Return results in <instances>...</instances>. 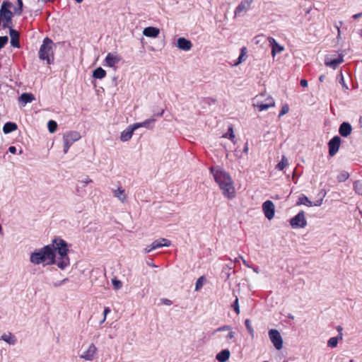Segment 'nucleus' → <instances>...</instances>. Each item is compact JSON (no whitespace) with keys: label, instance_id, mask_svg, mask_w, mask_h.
I'll return each mask as SVG.
<instances>
[{"label":"nucleus","instance_id":"nucleus-41","mask_svg":"<svg viewBox=\"0 0 362 362\" xmlns=\"http://www.w3.org/2000/svg\"><path fill=\"white\" fill-rule=\"evenodd\" d=\"M289 111V107L288 105H285L281 107V112L279 115V117L286 115Z\"/></svg>","mask_w":362,"mask_h":362},{"label":"nucleus","instance_id":"nucleus-4","mask_svg":"<svg viewBox=\"0 0 362 362\" xmlns=\"http://www.w3.org/2000/svg\"><path fill=\"white\" fill-rule=\"evenodd\" d=\"M81 139V134L76 131H70L66 132L63 136V141L64 144V152L66 153L71 146L76 141Z\"/></svg>","mask_w":362,"mask_h":362},{"label":"nucleus","instance_id":"nucleus-16","mask_svg":"<svg viewBox=\"0 0 362 362\" xmlns=\"http://www.w3.org/2000/svg\"><path fill=\"white\" fill-rule=\"evenodd\" d=\"M177 47L182 50L188 51L192 48V44L185 37H179L177 40Z\"/></svg>","mask_w":362,"mask_h":362},{"label":"nucleus","instance_id":"nucleus-47","mask_svg":"<svg viewBox=\"0 0 362 362\" xmlns=\"http://www.w3.org/2000/svg\"><path fill=\"white\" fill-rule=\"evenodd\" d=\"M156 248H153V243L150 245H148L146 248H145V251L146 252L148 253L150 252H151L152 250H156Z\"/></svg>","mask_w":362,"mask_h":362},{"label":"nucleus","instance_id":"nucleus-1","mask_svg":"<svg viewBox=\"0 0 362 362\" xmlns=\"http://www.w3.org/2000/svg\"><path fill=\"white\" fill-rule=\"evenodd\" d=\"M68 252L66 241L62 238H55L52 245H46L40 251L33 252L30 256V261L35 264L43 262L47 264L56 263L59 268L64 269L70 264Z\"/></svg>","mask_w":362,"mask_h":362},{"label":"nucleus","instance_id":"nucleus-25","mask_svg":"<svg viewBox=\"0 0 362 362\" xmlns=\"http://www.w3.org/2000/svg\"><path fill=\"white\" fill-rule=\"evenodd\" d=\"M1 339L4 340L6 343H8L9 344H12V345L15 344L16 342V338L11 332H8L7 334H4L1 337Z\"/></svg>","mask_w":362,"mask_h":362},{"label":"nucleus","instance_id":"nucleus-20","mask_svg":"<svg viewBox=\"0 0 362 362\" xmlns=\"http://www.w3.org/2000/svg\"><path fill=\"white\" fill-rule=\"evenodd\" d=\"M343 62H344L343 57L339 56V57H337L336 59H331L329 61L326 60L325 65L327 66H330L333 69H336Z\"/></svg>","mask_w":362,"mask_h":362},{"label":"nucleus","instance_id":"nucleus-9","mask_svg":"<svg viewBox=\"0 0 362 362\" xmlns=\"http://www.w3.org/2000/svg\"><path fill=\"white\" fill-rule=\"evenodd\" d=\"M97 354V348L94 344H90L88 349L85 351L81 355V358L86 361H93Z\"/></svg>","mask_w":362,"mask_h":362},{"label":"nucleus","instance_id":"nucleus-37","mask_svg":"<svg viewBox=\"0 0 362 362\" xmlns=\"http://www.w3.org/2000/svg\"><path fill=\"white\" fill-rule=\"evenodd\" d=\"M203 280H204V276H200L197 280V282L195 284V290L196 291L199 290L202 287V286H203Z\"/></svg>","mask_w":362,"mask_h":362},{"label":"nucleus","instance_id":"nucleus-19","mask_svg":"<svg viewBox=\"0 0 362 362\" xmlns=\"http://www.w3.org/2000/svg\"><path fill=\"white\" fill-rule=\"evenodd\" d=\"M171 245V241L166 238H160L153 242V248H160L161 247H169Z\"/></svg>","mask_w":362,"mask_h":362},{"label":"nucleus","instance_id":"nucleus-36","mask_svg":"<svg viewBox=\"0 0 362 362\" xmlns=\"http://www.w3.org/2000/svg\"><path fill=\"white\" fill-rule=\"evenodd\" d=\"M246 47H243L242 49H241V53L238 59V62L235 63V65H238L239 64H240L244 59H243V57L244 55L245 54V52H246Z\"/></svg>","mask_w":362,"mask_h":362},{"label":"nucleus","instance_id":"nucleus-46","mask_svg":"<svg viewBox=\"0 0 362 362\" xmlns=\"http://www.w3.org/2000/svg\"><path fill=\"white\" fill-rule=\"evenodd\" d=\"M23 12V7H19L18 6L17 8H15L14 10V13L17 15H21Z\"/></svg>","mask_w":362,"mask_h":362},{"label":"nucleus","instance_id":"nucleus-44","mask_svg":"<svg viewBox=\"0 0 362 362\" xmlns=\"http://www.w3.org/2000/svg\"><path fill=\"white\" fill-rule=\"evenodd\" d=\"M245 327H247V329L250 332H252V329L251 325H250V320H248V319L245 320Z\"/></svg>","mask_w":362,"mask_h":362},{"label":"nucleus","instance_id":"nucleus-22","mask_svg":"<svg viewBox=\"0 0 362 362\" xmlns=\"http://www.w3.org/2000/svg\"><path fill=\"white\" fill-rule=\"evenodd\" d=\"M230 357V351L228 349H223L217 354L216 358L219 362H226Z\"/></svg>","mask_w":362,"mask_h":362},{"label":"nucleus","instance_id":"nucleus-64","mask_svg":"<svg viewBox=\"0 0 362 362\" xmlns=\"http://www.w3.org/2000/svg\"><path fill=\"white\" fill-rule=\"evenodd\" d=\"M264 362H268V361H264Z\"/></svg>","mask_w":362,"mask_h":362},{"label":"nucleus","instance_id":"nucleus-24","mask_svg":"<svg viewBox=\"0 0 362 362\" xmlns=\"http://www.w3.org/2000/svg\"><path fill=\"white\" fill-rule=\"evenodd\" d=\"M133 129H131L129 127L127 129L124 130L120 135V139L122 141H129L133 135Z\"/></svg>","mask_w":362,"mask_h":362},{"label":"nucleus","instance_id":"nucleus-50","mask_svg":"<svg viewBox=\"0 0 362 362\" xmlns=\"http://www.w3.org/2000/svg\"><path fill=\"white\" fill-rule=\"evenodd\" d=\"M8 151L11 153H16V148L13 146H11L9 148H8Z\"/></svg>","mask_w":362,"mask_h":362},{"label":"nucleus","instance_id":"nucleus-14","mask_svg":"<svg viewBox=\"0 0 362 362\" xmlns=\"http://www.w3.org/2000/svg\"><path fill=\"white\" fill-rule=\"evenodd\" d=\"M222 331H229V332L228 333L227 336L226 337V341L228 343H230V341L235 338V332L232 331L231 330V327L230 326H228V325H224V326H222V327H220L217 328L216 329H215L214 331L213 334H215V333H216L218 332H222Z\"/></svg>","mask_w":362,"mask_h":362},{"label":"nucleus","instance_id":"nucleus-40","mask_svg":"<svg viewBox=\"0 0 362 362\" xmlns=\"http://www.w3.org/2000/svg\"><path fill=\"white\" fill-rule=\"evenodd\" d=\"M339 77V82L341 85L342 88L345 90H348L349 89L348 86L346 85V83L344 81V76H343L342 74H341Z\"/></svg>","mask_w":362,"mask_h":362},{"label":"nucleus","instance_id":"nucleus-11","mask_svg":"<svg viewBox=\"0 0 362 362\" xmlns=\"http://www.w3.org/2000/svg\"><path fill=\"white\" fill-rule=\"evenodd\" d=\"M267 40L268 42H269V45L272 47V55L273 57H274L276 54H279L284 51V47L282 45H279L274 37H269Z\"/></svg>","mask_w":362,"mask_h":362},{"label":"nucleus","instance_id":"nucleus-39","mask_svg":"<svg viewBox=\"0 0 362 362\" xmlns=\"http://www.w3.org/2000/svg\"><path fill=\"white\" fill-rule=\"evenodd\" d=\"M232 307L233 308L234 311L235 312V313L237 315H239L240 314V308H239L238 297H236L233 304L232 305Z\"/></svg>","mask_w":362,"mask_h":362},{"label":"nucleus","instance_id":"nucleus-53","mask_svg":"<svg viewBox=\"0 0 362 362\" xmlns=\"http://www.w3.org/2000/svg\"><path fill=\"white\" fill-rule=\"evenodd\" d=\"M163 113H164V110L162 109V110H160V111L159 112L154 114V116L162 117L163 115Z\"/></svg>","mask_w":362,"mask_h":362},{"label":"nucleus","instance_id":"nucleus-63","mask_svg":"<svg viewBox=\"0 0 362 362\" xmlns=\"http://www.w3.org/2000/svg\"><path fill=\"white\" fill-rule=\"evenodd\" d=\"M350 362H353V360H351Z\"/></svg>","mask_w":362,"mask_h":362},{"label":"nucleus","instance_id":"nucleus-61","mask_svg":"<svg viewBox=\"0 0 362 362\" xmlns=\"http://www.w3.org/2000/svg\"><path fill=\"white\" fill-rule=\"evenodd\" d=\"M77 3H81L83 1V0H75Z\"/></svg>","mask_w":362,"mask_h":362},{"label":"nucleus","instance_id":"nucleus-42","mask_svg":"<svg viewBox=\"0 0 362 362\" xmlns=\"http://www.w3.org/2000/svg\"><path fill=\"white\" fill-rule=\"evenodd\" d=\"M8 39L7 36L0 37V49L5 46L8 42Z\"/></svg>","mask_w":362,"mask_h":362},{"label":"nucleus","instance_id":"nucleus-2","mask_svg":"<svg viewBox=\"0 0 362 362\" xmlns=\"http://www.w3.org/2000/svg\"><path fill=\"white\" fill-rule=\"evenodd\" d=\"M215 181L222 190L223 194L228 198L233 199L235 196V190L233 180L230 175L219 167L211 168Z\"/></svg>","mask_w":362,"mask_h":362},{"label":"nucleus","instance_id":"nucleus-28","mask_svg":"<svg viewBox=\"0 0 362 362\" xmlns=\"http://www.w3.org/2000/svg\"><path fill=\"white\" fill-rule=\"evenodd\" d=\"M297 205H305L307 206H311L312 202L309 200V199L304 194H301L298 197V200L296 203Z\"/></svg>","mask_w":362,"mask_h":362},{"label":"nucleus","instance_id":"nucleus-12","mask_svg":"<svg viewBox=\"0 0 362 362\" xmlns=\"http://www.w3.org/2000/svg\"><path fill=\"white\" fill-rule=\"evenodd\" d=\"M121 60V57L116 54L108 53L105 59V66L113 67Z\"/></svg>","mask_w":362,"mask_h":362},{"label":"nucleus","instance_id":"nucleus-27","mask_svg":"<svg viewBox=\"0 0 362 362\" xmlns=\"http://www.w3.org/2000/svg\"><path fill=\"white\" fill-rule=\"evenodd\" d=\"M106 76V71L101 67H98L94 70L93 77L98 79H102Z\"/></svg>","mask_w":362,"mask_h":362},{"label":"nucleus","instance_id":"nucleus-56","mask_svg":"<svg viewBox=\"0 0 362 362\" xmlns=\"http://www.w3.org/2000/svg\"><path fill=\"white\" fill-rule=\"evenodd\" d=\"M324 78H325V76L322 75V76H320L319 80H320V81H323Z\"/></svg>","mask_w":362,"mask_h":362},{"label":"nucleus","instance_id":"nucleus-8","mask_svg":"<svg viewBox=\"0 0 362 362\" xmlns=\"http://www.w3.org/2000/svg\"><path fill=\"white\" fill-rule=\"evenodd\" d=\"M262 210L264 211L265 217L267 218L269 220H271L272 218H274L275 206L272 201L267 200L264 202L262 204Z\"/></svg>","mask_w":362,"mask_h":362},{"label":"nucleus","instance_id":"nucleus-49","mask_svg":"<svg viewBox=\"0 0 362 362\" xmlns=\"http://www.w3.org/2000/svg\"><path fill=\"white\" fill-rule=\"evenodd\" d=\"M163 303L167 305H170L173 303L170 300L167 298L162 299Z\"/></svg>","mask_w":362,"mask_h":362},{"label":"nucleus","instance_id":"nucleus-29","mask_svg":"<svg viewBox=\"0 0 362 362\" xmlns=\"http://www.w3.org/2000/svg\"><path fill=\"white\" fill-rule=\"evenodd\" d=\"M223 138L229 139L232 142L235 143V134L233 132V125L228 127V133L223 135Z\"/></svg>","mask_w":362,"mask_h":362},{"label":"nucleus","instance_id":"nucleus-17","mask_svg":"<svg viewBox=\"0 0 362 362\" xmlns=\"http://www.w3.org/2000/svg\"><path fill=\"white\" fill-rule=\"evenodd\" d=\"M351 131H352V127H351V124L348 122H343L340 125L339 129V134L344 137H346L349 135H350L351 133Z\"/></svg>","mask_w":362,"mask_h":362},{"label":"nucleus","instance_id":"nucleus-54","mask_svg":"<svg viewBox=\"0 0 362 362\" xmlns=\"http://www.w3.org/2000/svg\"><path fill=\"white\" fill-rule=\"evenodd\" d=\"M361 16H362V12H361V13H356V14H354V15L353 16V18H354V19H357V18H360V17H361Z\"/></svg>","mask_w":362,"mask_h":362},{"label":"nucleus","instance_id":"nucleus-51","mask_svg":"<svg viewBox=\"0 0 362 362\" xmlns=\"http://www.w3.org/2000/svg\"><path fill=\"white\" fill-rule=\"evenodd\" d=\"M93 181L90 178H89L88 177H86L85 180L83 181V182L85 184V185H88L89 183H91Z\"/></svg>","mask_w":362,"mask_h":362},{"label":"nucleus","instance_id":"nucleus-10","mask_svg":"<svg viewBox=\"0 0 362 362\" xmlns=\"http://www.w3.org/2000/svg\"><path fill=\"white\" fill-rule=\"evenodd\" d=\"M252 1L250 0H245L241 1L235 10V16L243 15L250 7Z\"/></svg>","mask_w":362,"mask_h":362},{"label":"nucleus","instance_id":"nucleus-62","mask_svg":"<svg viewBox=\"0 0 362 362\" xmlns=\"http://www.w3.org/2000/svg\"><path fill=\"white\" fill-rule=\"evenodd\" d=\"M243 264H244L245 265L247 266V262H245V260H244V259H243Z\"/></svg>","mask_w":362,"mask_h":362},{"label":"nucleus","instance_id":"nucleus-31","mask_svg":"<svg viewBox=\"0 0 362 362\" xmlns=\"http://www.w3.org/2000/svg\"><path fill=\"white\" fill-rule=\"evenodd\" d=\"M156 119L153 118L146 119L145 121L141 122V124L143 125V127L147 128V129H152L153 127V124L155 122Z\"/></svg>","mask_w":362,"mask_h":362},{"label":"nucleus","instance_id":"nucleus-52","mask_svg":"<svg viewBox=\"0 0 362 362\" xmlns=\"http://www.w3.org/2000/svg\"><path fill=\"white\" fill-rule=\"evenodd\" d=\"M337 329L338 332H339V339H342V334H341L342 327L341 326H338Z\"/></svg>","mask_w":362,"mask_h":362},{"label":"nucleus","instance_id":"nucleus-3","mask_svg":"<svg viewBox=\"0 0 362 362\" xmlns=\"http://www.w3.org/2000/svg\"><path fill=\"white\" fill-rule=\"evenodd\" d=\"M53 42L49 37H45L39 50V58L41 60H46L47 64H50L54 59L52 49Z\"/></svg>","mask_w":362,"mask_h":362},{"label":"nucleus","instance_id":"nucleus-6","mask_svg":"<svg viewBox=\"0 0 362 362\" xmlns=\"http://www.w3.org/2000/svg\"><path fill=\"white\" fill-rule=\"evenodd\" d=\"M269 336L275 348L278 350L281 349L283 346V340L279 332L274 329H270L269 332Z\"/></svg>","mask_w":362,"mask_h":362},{"label":"nucleus","instance_id":"nucleus-60","mask_svg":"<svg viewBox=\"0 0 362 362\" xmlns=\"http://www.w3.org/2000/svg\"><path fill=\"white\" fill-rule=\"evenodd\" d=\"M66 281H68V279H63V280H62V283H64V282H66Z\"/></svg>","mask_w":362,"mask_h":362},{"label":"nucleus","instance_id":"nucleus-45","mask_svg":"<svg viewBox=\"0 0 362 362\" xmlns=\"http://www.w3.org/2000/svg\"><path fill=\"white\" fill-rule=\"evenodd\" d=\"M110 313V308H108V307L105 308L104 312H103L104 317H103V322H104L105 320L107 315Z\"/></svg>","mask_w":362,"mask_h":362},{"label":"nucleus","instance_id":"nucleus-57","mask_svg":"<svg viewBox=\"0 0 362 362\" xmlns=\"http://www.w3.org/2000/svg\"><path fill=\"white\" fill-rule=\"evenodd\" d=\"M359 124L361 127H362V116L360 117V119H359Z\"/></svg>","mask_w":362,"mask_h":362},{"label":"nucleus","instance_id":"nucleus-26","mask_svg":"<svg viewBox=\"0 0 362 362\" xmlns=\"http://www.w3.org/2000/svg\"><path fill=\"white\" fill-rule=\"evenodd\" d=\"M17 128L18 127L16 123L8 122L4 125L3 131L5 134H8L16 130Z\"/></svg>","mask_w":362,"mask_h":362},{"label":"nucleus","instance_id":"nucleus-43","mask_svg":"<svg viewBox=\"0 0 362 362\" xmlns=\"http://www.w3.org/2000/svg\"><path fill=\"white\" fill-rule=\"evenodd\" d=\"M140 127H143L141 122L135 123L132 127H130L131 129H133V132Z\"/></svg>","mask_w":362,"mask_h":362},{"label":"nucleus","instance_id":"nucleus-59","mask_svg":"<svg viewBox=\"0 0 362 362\" xmlns=\"http://www.w3.org/2000/svg\"><path fill=\"white\" fill-rule=\"evenodd\" d=\"M321 204V202H319L318 203L315 204V206H320Z\"/></svg>","mask_w":362,"mask_h":362},{"label":"nucleus","instance_id":"nucleus-48","mask_svg":"<svg viewBox=\"0 0 362 362\" xmlns=\"http://www.w3.org/2000/svg\"><path fill=\"white\" fill-rule=\"evenodd\" d=\"M300 84L302 87H308V81L305 79H301Z\"/></svg>","mask_w":362,"mask_h":362},{"label":"nucleus","instance_id":"nucleus-7","mask_svg":"<svg viewBox=\"0 0 362 362\" xmlns=\"http://www.w3.org/2000/svg\"><path fill=\"white\" fill-rule=\"evenodd\" d=\"M341 144V139L338 136H334L328 143L329 155L334 156L339 151Z\"/></svg>","mask_w":362,"mask_h":362},{"label":"nucleus","instance_id":"nucleus-34","mask_svg":"<svg viewBox=\"0 0 362 362\" xmlns=\"http://www.w3.org/2000/svg\"><path fill=\"white\" fill-rule=\"evenodd\" d=\"M338 344V337H331L327 342L328 346L331 348H334L337 346Z\"/></svg>","mask_w":362,"mask_h":362},{"label":"nucleus","instance_id":"nucleus-58","mask_svg":"<svg viewBox=\"0 0 362 362\" xmlns=\"http://www.w3.org/2000/svg\"><path fill=\"white\" fill-rule=\"evenodd\" d=\"M44 2H47V1H50V2H53L55 0H42Z\"/></svg>","mask_w":362,"mask_h":362},{"label":"nucleus","instance_id":"nucleus-21","mask_svg":"<svg viewBox=\"0 0 362 362\" xmlns=\"http://www.w3.org/2000/svg\"><path fill=\"white\" fill-rule=\"evenodd\" d=\"M35 98L32 93H24L20 96L19 101L23 105H25L28 103L33 102V100H35Z\"/></svg>","mask_w":362,"mask_h":362},{"label":"nucleus","instance_id":"nucleus-32","mask_svg":"<svg viewBox=\"0 0 362 362\" xmlns=\"http://www.w3.org/2000/svg\"><path fill=\"white\" fill-rule=\"evenodd\" d=\"M354 189L357 194L362 195V181L356 180L354 182Z\"/></svg>","mask_w":362,"mask_h":362},{"label":"nucleus","instance_id":"nucleus-35","mask_svg":"<svg viewBox=\"0 0 362 362\" xmlns=\"http://www.w3.org/2000/svg\"><path fill=\"white\" fill-rule=\"evenodd\" d=\"M112 285L114 286V288L116 289V290H118V289L121 288L122 286V281H119V280H117L116 279H113L112 280Z\"/></svg>","mask_w":362,"mask_h":362},{"label":"nucleus","instance_id":"nucleus-23","mask_svg":"<svg viewBox=\"0 0 362 362\" xmlns=\"http://www.w3.org/2000/svg\"><path fill=\"white\" fill-rule=\"evenodd\" d=\"M113 194L123 203L127 201V196L125 194L124 190L122 187H118L117 189L114 190Z\"/></svg>","mask_w":362,"mask_h":362},{"label":"nucleus","instance_id":"nucleus-33","mask_svg":"<svg viewBox=\"0 0 362 362\" xmlns=\"http://www.w3.org/2000/svg\"><path fill=\"white\" fill-rule=\"evenodd\" d=\"M47 127L50 133H54L57 129V124L54 120H49L47 123Z\"/></svg>","mask_w":362,"mask_h":362},{"label":"nucleus","instance_id":"nucleus-30","mask_svg":"<svg viewBox=\"0 0 362 362\" xmlns=\"http://www.w3.org/2000/svg\"><path fill=\"white\" fill-rule=\"evenodd\" d=\"M288 165V159L285 156H282L281 160L276 165V168L279 170H283Z\"/></svg>","mask_w":362,"mask_h":362},{"label":"nucleus","instance_id":"nucleus-38","mask_svg":"<svg viewBox=\"0 0 362 362\" xmlns=\"http://www.w3.org/2000/svg\"><path fill=\"white\" fill-rule=\"evenodd\" d=\"M349 173L347 172L344 171L338 176V180L340 182H343L349 178Z\"/></svg>","mask_w":362,"mask_h":362},{"label":"nucleus","instance_id":"nucleus-13","mask_svg":"<svg viewBox=\"0 0 362 362\" xmlns=\"http://www.w3.org/2000/svg\"><path fill=\"white\" fill-rule=\"evenodd\" d=\"M9 28V33L11 36V45L13 47L19 48L21 47L19 42V33L13 29L12 27Z\"/></svg>","mask_w":362,"mask_h":362},{"label":"nucleus","instance_id":"nucleus-18","mask_svg":"<svg viewBox=\"0 0 362 362\" xmlns=\"http://www.w3.org/2000/svg\"><path fill=\"white\" fill-rule=\"evenodd\" d=\"M160 33V30L156 27H147L144 29L143 34L146 37H156Z\"/></svg>","mask_w":362,"mask_h":362},{"label":"nucleus","instance_id":"nucleus-15","mask_svg":"<svg viewBox=\"0 0 362 362\" xmlns=\"http://www.w3.org/2000/svg\"><path fill=\"white\" fill-rule=\"evenodd\" d=\"M275 105L274 100L272 97H268L267 98L266 103H257L255 106L258 108L259 111H263L267 110L269 107H274Z\"/></svg>","mask_w":362,"mask_h":362},{"label":"nucleus","instance_id":"nucleus-55","mask_svg":"<svg viewBox=\"0 0 362 362\" xmlns=\"http://www.w3.org/2000/svg\"><path fill=\"white\" fill-rule=\"evenodd\" d=\"M17 1H18V6L23 7V1L22 0H17Z\"/></svg>","mask_w":362,"mask_h":362},{"label":"nucleus","instance_id":"nucleus-5","mask_svg":"<svg viewBox=\"0 0 362 362\" xmlns=\"http://www.w3.org/2000/svg\"><path fill=\"white\" fill-rule=\"evenodd\" d=\"M290 224L293 228H304L307 225L303 211H300L297 215L290 220Z\"/></svg>","mask_w":362,"mask_h":362}]
</instances>
